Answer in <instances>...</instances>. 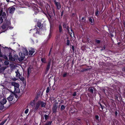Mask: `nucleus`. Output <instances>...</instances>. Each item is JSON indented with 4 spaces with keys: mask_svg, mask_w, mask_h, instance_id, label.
<instances>
[{
    "mask_svg": "<svg viewBox=\"0 0 125 125\" xmlns=\"http://www.w3.org/2000/svg\"><path fill=\"white\" fill-rule=\"evenodd\" d=\"M11 84L12 85L14 86V88L19 87V84L15 82H12L11 83Z\"/></svg>",
    "mask_w": 125,
    "mask_h": 125,
    "instance_id": "12",
    "label": "nucleus"
},
{
    "mask_svg": "<svg viewBox=\"0 0 125 125\" xmlns=\"http://www.w3.org/2000/svg\"><path fill=\"white\" fill-rule=\"evenodd\" d=\"M9 56V60L12 61H15V60H17L18 59V56L17 55L15 54L12 57L11 52L10 53Z\"/></svg>",
    "mask_w": 125,
    "mask_h": 125,
    "instance_id": "1",
    "label": "nucleus"
},
{
    "mask_svg": "<svg viewBox=\"0 0 125 125\" xmlns=\"http://www.w3.org/2000/svg\"><path fill=\"white\" fill-rule=\"evenodd\" d=\"M24 59V57H21L19 58H18V60L20 62H21Z\"/></svg>",
    "mask_w": 125,
    "mask_h": 125,
    "instance_id": "41",
    "label": "nucleus"
},
{
    "mask_svg": "<svg viewBox=\"0 0 125 125\" xmlns=\"http://www.w3.org/2000/svg\"><path fill=\"white\" fill-rule=\"evenodd\" d=\"M85 70V71H90L91 69H92L91 68H84Z\"/></svg>",
    "mask_w": 125,
    "mask_h": 125,
    "instance_id": "44",
    "label": "nucleus"
},
{
    "mask_svg": "<svg viewBox=\"0 0 125 125\" xmlns=\"http://www.w3.org/2000/svg\"><path fill=\"white\" fill-rule=\"evenodd\" d=\"M5 121H4L2 122L0 124V125H3L5 122Z\"/></svg>",
    "mask_w": 125,
    "mask_h": 125,
    "instance_id": "52",
    "label": "nucleus"
},
{
    "mask_svg": "<svg viewBox=\"0 0 125 125\" xmlns=\"http://www.w3.org/2000/svg\"><path fill=\"white\" fill-rule=\"evenodd\" d=\"M23 55H25L26 56L28 55V52L27 50H24L23 51Z\"/></svg>",
    "mask_w": 125,
    "mask_h": 125,
    "instance_id": "21",
    "label": "nucleus"
},
{
    "mask_svg": "<svg viewBox=\"0 0 125 125\" xmlns=\"http://www.w3.org/2000/svg\"><path fill=\"white\" fill-rule=\"evenodd\" d=\"M15 9V7H13L11 8L9 11V13H13Z\"/></svg>",
    "mask_w": 125,
    "mask_h": 125,
    "instance_id": "19",
    "label": "nucleus"
},
{
    "mask_svg": "<svg viewBox=\"0 0 125 125\" xmlns=\"http://www.w3.org/2000/svg\"><path fill=\"white\" fill-rule=\"evenodd\" d=\"M122 70L123 71L125 72V66L122 68Z\"/></svg>",
    "mask_w": 125,
    "mask_h": 125,
    "instance_id": "62",
    "label": "nucleus"
},
{
    "mask_svg": "<svg viewBox=\"0 0 125 125\" xmlns=\"http://www.w3.org/2000/svg\"><path fill=\"white\" fill-rule=\"evenodd\" d=\"M4 63L6 65H8L9 63V62L8 61H5L4 62Z\"/></svg>",
    "mask_w": 125,
    "mask_h": 125,
    "instance_id": "48",
    "label": "nucleus"
},
{
    "mask_svg": "<svg viewBox=\"0 0 125 125\" xmlns=\"http://www.w3.org/2000/svg\"><path fill=\"white\" fill-rule=\"evenodd\" d=\"M76 16H77V15L76 13H73L72 15L71 16L72 17H74Z\"/></svg>",
    "mask_w": 125,
    "mask_h": 125,
    "instance_id": "51",
    "label": "nucleus"
},
{
    "mask_svg": "<svg viewBox=\"0 0 125 125\" xmlns=\"http://www.w3.org/2000/svg\"><path fill=\"white\" fill-rule=\"evenodd\" d=\"M89 91L90 93H93L94 92V90L93 89L91 88L90 89V88H89Z\"/></svg>",
    "mask_w": 125,
    "mask_h": 125,
    "instance_id": "42",
    "label": "nucleus"
},
{
    "mask_svg": "<svg viewBox=\"0 0 125 125\" xmlns=\"http://www.w3.org/2000/svg\"><path fill=\"white\" fill-rule=\"evenodd\" d=\"M70 41L69 40H67V45L68 46H69L70 44Z\"/></svg>",
    "mask_w": 125,
    "mask_h": 125,
    "instance_id": "50",
    "label": "nucleus"
},
{
    "mask_svg": "<svg viewBox=\"0 0 125 125\" xmlns=\"http://www.w3.org/2000/svg\"><path fill=\"white\" fill-rule=\"evenodd\" d=\"M7 26H8V28L9 26L10 25L11 23L10 21H6V23H5Z\"/></svg>",
    "mask_w": 125,
    "mask_h": 125,
    "instance_id": "28",
    "label": "nucleus"
},
{
    "mask_svg": "<svg viewBox=\"0 0 125 125\" xmlns=\"http://www.w3.org/2000/svg\"><path fill=\"white\" fill-rule=\"evenodd\" d=\"M95 42L97 44H99L101 42V41L100 40H98L97 39L95 40Z\"/></svg>",
    "mask_w": 125,
    "mask_h": 125,
    "instance_id": "43",
    "label": "nucleus"
},
{
    "mask_svg": "<svg viewBox=\"0 0 125 125\" xmlns=\"http://www.w3.org/2000/svg\"><path fill=\"white\" fill-rule=\"evenodd\" d=\"M71 32H72V33H73V36L74 37V32L73 31V30L71 29Z\"/></svg>",
    "mask_w": 125,
    "mask_h": 125,
    "instance_id": "57",
    "label": "nucleus"
},
{
    "mask_svg": "<svg viewBox=\"0 0 125 125\" xmlns=\"http://www.w3.org/2000/svg\"><path fill=\"white\" fill-rule=\"evenodd\" d=\"M43 24L41 23V21L40 20H38L37 22V26L40 28L38 29V30H39L40 31V30L42 29L43 28H42L43 27Z\"/></svg>",
    "mask_w": 125,
    "mask_h": 125,
    "instance_id": "3",
    "label": "nucleus"
},
{
    "mask_svg": "<svg viewBox=\"0 0 125 125\" xmlns=\"http://www.w3.org/2000/svg\"><path fill=\"white\" fill-rule=\"evenodd\" d=\"M2 57H3L4 58V59L6 60H8V58L6 56V55H2Z\"/></svg>",
    "mask_w": 125,
    "mask_h": 125,
    "instance_id": "45",
    "label": "nucleus"
},
{
    "mask_svg": "<svg viewBox=\"0 0 125 125\" xmlns=\"http://www.w3.org/2000/svg\"><path fill=\"white\" fill-rule=\"evenodd\" d=\"M77 120H78L79 121H76V123L74 124L75 125H81V119L80 118H78L77 119Z\"/></svg>",
    "mask_w": 125,
    "mask_h": 125,
    "instance_id": "17",
    "label": "nucleus"
},
{
    "mask_svg": "<svg viewBox=\"0 0 125 125\" xmlns=\"http://www.w3.org/2000/svg\"><path fill=\"white\" fill-rule=\"evenodd\" d=\"M115 100L119 102L122 99L121 96L118 93L115 94Z\"/></svg>",
    "mask_w": 125,
    "mask_h": 125,
    "instance_id": "2",
    "label": "nucleus"
},
{
    "mask_svg": "<svg viewBox=\"0 0 125 125\" xmlns=\"http://www.w3.org/2000/svg\"><path fill=\"white\" fill-rule=\"evenodd\" d=\"M38 101L40 105H41V107H45L46 105L45 103L41 100L39 101Z\"/></svg>",
    "mask_w": 125,
    "mask_h": 125,
    "instance_id": "16",
    "label": "nucleus"
},
{
    "mask_svg": "<svg viewBox=\"0 0 125 125\" xmlns=\"http://www.w3.org/2000/svg\"><path fill=\"white\" fill-rule=\"evenodd\" d=\"M51 60L50 59L48 62V64L47 65L45 70V72H47L48 71L50 68L51 63Z\"/></svg>",
    "mask_w": 125,
    "mask_h": 125,
    "instance_id": "4",
    "label": "nucleus"
},
{
    "mask_svg": "<svg viewBox=\"0 0 125 125\" xmlns=\"http://www.w3.org/2000/svg\"><path fill=\"white\" fill-rule=\"evenodd\" d=\"M59 32L61 33L62 31V26L61 24H60L59 25Z\"/></svg>",
    "mask_w": 125,
    "mask_h": 125,
    "instance_id": "29",
    "label": "nucleus"
},
{
    "mask_svg": "<svg viewBox=\"0 0 125 125\" xmlns=\"http://www.w3.org/2000/svg\"><path fill=\"white\" fill-rule=\"evenodd\" d=\"M54 4L57 7L58 10H60L61 8V5L59 2H57L56 0H54Z\"/></svg>",
    "mask_w": 125,
    "mask_h": 125,
    "instance_id": "5",
    "label": "nucleus"
},
{
    "mask_svg": "<svg viewBox=\"0 0 125 125\" xmlns=\"http://www.w3.org/2000/svg\"><path fill=\"white\" fill-rule=\"evenodd\" d=\"M57 108V106L56 104H54L52 107V113L55 114L56 112V110Z\"/></svg>",
    "mask_w": 125,
    "mask_h": 125,
    "instance_id": "10",
    "label": "nucleus"
},
{
    "mask_svg": "<svg viewBox=\"0 0 125 125\" xmlns=\"http://www.w3.org/2000/svg\"><path fill=\"white\" fill-rule=\"evenodd\" d=\"M51 52L50 51H49V53H48V56H50V55Z\"/></svg>",
    "mask_w": 125,
    "mask_h": 125,
    "instance_id": "64",
    "label": "nucleus"
},
{
    "mask_svg": "<svg viewBox=\"0 0 125 125\" xmlns=\"http://www.w3.org/2000/svg\"><path fill=\"white\" fill-rule=\"evenodd\" d=\"M98 104L101 107V108L102 110H103L104 106V105H102L100 102H98Z\"/></svg>",
    "mask_w": 125,
    "mask_h": 125,
    "instance_id": "36",
    "label": "nucleus"
},
{
    "mask_svg": "<svg viewBox=\"0 0 125 125\" xmlns=\"http://www.w3.org/2000/svg\"><path fill=\"white\" fill-rule=\"evenodd\" d=\"M123 23L124 25V26L125 27V21H123Z\"/></svg>",
    "mask_w": 125,
    "mask_h": 125,
    "instance_id": "63",
    "label": "nucleus"
},
{
    "mask_svg": "<svg viewBox=\"0 0 125 125\" xmlns=\"http://www.w3.org/2000/svg\"><path fill=\"white\" fill-rule=\"evenodd\" d=\"M14 98L13 94H11L7 98V100L9 102L11 101H12Z\"/></svg>",
    "mask_w": 125,
    "mask_h": 125,
    "instance_id": "13",
    "label": "nucleus"
},
{
    "mask_svg": "<svg viewBox=\"0 0 125 125\" xmlns=\"http://www.w3.org/2000/svg\"><path fill=\"white\" fill-rule=\"evenodd\" d=\"M4 104L0 103V109L2 110L4 108Z\"/></svg>",
    "mask_w": 125,
    "mask_h": 125,
    "instance_id": "31",
    "label": "nucleus"
},
{
    "mask_svg": "<svg viewBox=\"0 0 125 125\" xmlns=\"http://www.w3.org/2000/svg\"><path fill=\"white\" fill-rule=\"evenodd\" d=\"M72 49L73 52H74V47L73 45L72 46Z\"/></svg>",
    "mask_w": 125,
    "mask_h": 125,
    "instance_id": "59",
    "label": "nucleus"
},
{
    "mask_svg": "<svg viewBox=\"0 0 125 125\" xmlns=\"http://www.w3.org/2000/svg\"><path fill=\"white\" fill-rule=\"evenodd\" d=\"M69 73L67 72H65L62 75V77H66L69 74Z\"/></svg>",
    "mask_w": 125,
    "mask_h": 125,
    "instance_id": "25",
    "label": "nucleus"
},
{
    "mask_svg": "<svg viewBox=\"0 0 125 125\" xmlns=\"http://www.w3.org/2000/svg\"><path fill=\"white\" fill-rule=\"evenodd\" d=\"M60 38V36L59 35H57L55 37V42H57L59 41Z\"/></svg>",
    "mask_w": 125,
    "mask_h": 125,
    "instance_id": "23",
    "label": "nucleus"
},
{
    "mask_svg": "<svg viewBox=\"0 0 125 125\" xmlns=\"http://www.w3.org/2000/svg\"><path fill=\"white\" fill-rule=\"evenodd\" d=\"M30 71V69L29 68L28 69V70H27V73H28V75H29V74Z\"/></svg>",
    "mask_w": 125,
    "mask_h": 125,
    "instance_id": "60",
    "label": "nucleus"
},
{
    "mask_svg": "<svg viewBox=\"0 0 125 125\" xmlns=\"http://www.w3.org/2000/svg\"><path fill=\"white\" fill-rule=\"evenodd\" d=\"M96 119V121H99V116L98 115H96L95 116Z\"/></svg>",
    "mask_w": 125,
    "mask_h": 125,
    "instance_id": "40",
    "label": "nucleus"
},
{
    "mask_svg": "<svg viewBox=\"0 0 125 125\" xmlns=\"http://www.w3.org/2000/svg\"><path fill=\"white\" fill-rule=\"evenodd\" d=\"M118 112L117 111H115V117H116L117 116Z\"/></svg>",
    "mask_w": 125,
    "mask_h": 125,
    "instance_id": "46",
    "label": "nucleus"
},
{
    "mask_svg": "<svg viewBox=\"0 0 125 125\" xmlns=\"http://www.w3.org/2000/svg\"><path fill=\"white\" fill-rule=\"evenodd\" d=\"M50 99L51 101H52L54 100L55 98L52 96H50Z\"/></svg>",
    "mask_w": 125,
    "mask_h": 125,
    "instance_id": "39",
    "label": "nucleus"
},
{
    "mask_svg": "<svg viewBox=\"0 0 125 125\" xmlns=\"http://www.w3.org/2000/svg\"><path fill=\"white\" fill-rule=\"evenodd\" d=\"M16 74V76L17 77H18L20 75V74L19 73V72L18 70L17 72H15Z\"/></svg>",
    "mask_w": 125,
    "mask_h": 125,
    "instance_id": "34",
    "label": "nucleus"
},
{
    "mask_svg": "<svg viewBox=\"0 0 125 125\" xmlns=\"http://www.w3.org/2000/svg\"><path fill=\"white\" fill-rule=\"evenodd\" d=\"M29 110L28 109H27L25 111V113L26 114H27Z\"/></svg>",
    "mask_w": 125,
    "mask_h": 125,
    "instance_id": "54",
    "label": "nucleus"
},
{
    "mask_svg": "<svg viewBox=\"0 0 125 125\" xmlns=\"http://www.w3.org/2000/svg\"><path fill=\"white\" fill-rule=\"evenodd\" d=\"M65 108V107L63 105H62L61 107V110L62 111L64 110Z\"/></svg>",
    "mask_w": 125,
    "mask_h": 125,
    "instance_id": "33",
    "label": "nucleus"
},
{
    "mask_svg": "<svg viewBox=\"0 0 125 125\" xmlns=\"http://www.w3.org/2000/svg\"><path fill=\"white\" fill-rule=\"evenodd\" d=\"M6 14L5 12H3V10H0V16H2V18H4L6 16Z\"/></svg>",
    "mask_w": 125,
    "mask_h": 125,
    "instance_id": "11",
    "label": "nucleus"
},
{
    "mask_svg": "<svg viewBox=\"0 0 125 125\" xmlns=\"http://www.w3.org/2000/svg\"><path fill=\"white\" fill-rule=\"evenodd\" d=\"M76 92H74L73 93V95L74 96H76Z\"/></svg>",
    "mask_w": 125,
    "mask_h": 125,
    "instance_id": "58",
    "label": "nucleus"
},
{
    "mask_svg": "<svg viewBox=\"0 0 125 125\" xmlns=\"http://www.w3.org/2000/svg\"><path fill=\"white\" fill-rule=\"evenodd\" d=\"M50 91V88L49 87H48L47 88L46 90V93H47L49 92Z\"/></svg>",
    "mask_w": 125,
    "mask_h": 125,
    "instance_id": "49",
    "label": "nucleus"
},
{
    "mask_svg": "<svg viewBox=\"0 0 125 125\" xmlns=\"http://www.w3.org/2000/svg\"><path fill=\"white\" fill-rule=\"evenodd\" d=\"M43 13L48 18L49 21H50L51 19H52V16H53V14H51L48 13H46L44 12Z\"/></svg>",
    "mask_w": 125,
    "mask_h": 125,
    "instance_id": "6",
    "label": "nucleus"
},
{
    "mask_svg": "<svg viewBox=\"0 0 125 125\" xmlns=\"http://www.w3.org/2000/svg\"><path fill=\"white\" fill-rule=\"evenodd\" d=\"M52 122V121H47L44 125H51Z\"/></svg>",
    "mask_w": 125,
    "mask_h": 125,
    "instance_id": "22",
    "label": "nucleus"
},
{
    "mask_svg": "<svg viewBox=\"0 0 125 125\" xmlns=\"http://www.w3.org/2000/svg\"><path fill=\"white\" fill-rule=\"evenodd\" d=\"M39 95V94H37V95L36 96V97H35V99H37L38 97V95Z\"/></svg>",
    "mask_w": 125,
    "mask_h": 125,
    "instance_id": "61",
    "label": "nucleus"
},
{
    "mask_svg": "<svg viewBox=\"0 0 125 125\" xmlns=\"http://www.w3.org/2000/svg\"><path fill=\"white\" fill-rule=\"evenodd\" d=\"M34 14L35 15H37L38 13L39 12V10L38 9H35L34 10Z\"/></svg>",
    "mask_w": 125,
    "mask_h": 125,
    "instance_id": "37",
    "label": "nucleus"
},
{
    "mask_svg": "<svg viewBox=\"0 0 125 125\" xmlns=\"http://www.w3.org/2000/svg\"><path fill=\"white\" fill-rule=\"evenodd\" d=\"M1 99V100L0 99V103L4 105L7 102V100L3 97Z\"/></svg>",
    "mask_w": 125,
    "mask_h": 125,
    "instance_id": "8",
    "label": "nucleus"
},
{
    "mask_svg": "<svg viewBox=\"0 0 125 125\" xmlns=\"http://www.w3.org/2000/svg\"><path fill=\"white\" fill-rule=\"evenodd\" d=\"M89 22L91 23V24H93V23H94V20H93L91 18H90L89 19Z\"/></svg>",
    "mask_w": 125,
    "mask_h": 125,
    "instance_id": "32",
    "label": "nucleus"
},
{
    "mask_svg": "<svg viewBox=\"0 0 125 125\" xmlns=\"http://www.w3.org/2000/svg\"><path fill=\"white\" fill-rule=\"evenodd\" d=\"M31 50H30L29 51V55L31 56H32L33 53L35 52V50L33 48H31Z\"/></svg>",
    "mask_w": 125,
    "mask_h": 125,
    "instance_id": "9",
    "label": "nucleus"
},
{
    "mask_svg": "<svg viewBox=\"0 0 125 125\" xmlns=\"http://www.w3.org/2000/svg\"><path fill=\"white\" fill-rule=\"evenodd\" d=\"M64 49L63 50L62 52L61 53V54L62 55H63L64 54Z\"/></svg>",
    "mask_w": 125,
    "mask_h": 125,
    "instance_id": "55",
    "label": "nucleus"
},
{
    "mask_svg": "<svg viewBox=\"0 0 125 125\" xmlns=\"http://www.w3.org/2000/svg\"><path fill=\"white\" fill-rule=\"evenodd\" d=\"M20 89L19 88V87L14 88V91L12 93H20Z\"/></svg>",
    "mask_w": 125,
    "mask_h": 125,
    "instance_id": "18",
    "label": "nucleus"
},
{
    "mask_svg": "<svg viewBox=\"0 0 125 125\" xmlns=\"http://www.w3.org/2000/svg\"><path fill=\"white\" fill-rule=\"evenodd\" d=\"M1 28L2 29H5L6 28H8V26L6 25L5 23L3 24L2 26H1Z\"/></svg>",
    "mask_w": 125,
    "mask_h": 125,
    "instance_id": "26",
    "label": "nucleus"
},
{
    "mask_svg": "<svg viewBox=\"0 0 125 125\" xmlns=\"http://www.w3.org/2000/svg\"><path fill=\"white\" fill-rule=\"evenodd\" d=\"M41 61L42 63H46V59L45 58H42L41 59Z\"/></svg>",
    "mask_w": 125,
    "mask_h": 125,
    "instance_id": "30",
    "label": "nucleus"
},
{
    "mask_svg": "<svg viewBox=\"0 0 125 125\" xmlns=\"http://www.w3.org/2000/svg\"><path fill=\"white\" fill-rule=\"evenodd\" d=\"M95 15L96 16H98L100 14L98 10V9H96L95 12Z\"/></svg>",
    "mask_w": 125,
    "mask_h": 125,
    "instance_id": "20",
    "label": "nucleus"
},
{
    "mask_svg": "<svg viewBox=\"0 0 125 125\" xmlns=\"http://www.w3.org/2000/svg\"><path fill=\"white\" fill-rule=\"evenodd\" d=\"M40 104L38 101L36 104L35 106L34 109V111L36 112L40 106Z\"/></svg>",
    "mask_w": 125,
    "mask_h": 125,
    "instance_id": "7",
    "label": "nucleus"
},
{
    "mask_svg": "<svg viewBox=\"0 0 125 125\" xmlns=\"http://www.w3.org/2000/svg\"><path fill=\"white\" fill-rule=\"evenodd\" d=\"M44 117L45 120H48L49 118V115H47L45 114L44 115Z\"/></svg>",
    "mask_w": 125,
    "mask_h": 125,
    "instance_id": "35",
    "label": "nucleus"
},
{
    "mask_svg": "<svg viewBox=\"0 0 125 125\" xmlns=\"http://www.w3.org/2000/svg\"><path fill=\"white\" fill-rule=\"evenodd\" d=\"M52 30L51 29L50 30V32L49 33V35L47 37V40H49L51 37L52 35Z\"/></svg>",
    "mask_w": 125,
    "mask_h": 125,
    "instance_id": "14",
    "label": "nucleus"
},
{
    "mask_svg": "<svg viewBox=\"0 0 125 125\" xmlns=\"http://www.w3.org/2000/svg\"><path fill=\"white\" fill-rule=\"evenodd\" d=\"M35 100L31 101L30 103V104L32 107H33L35 105Z\"/></svg>",
    "mask_w": 125,
    "mask_h": 125,
    "instance_id": "24",
    "label": "nucleus"
},
{
    "mask_svg": "<svg viewBox=\"0 0 125 125\" xmlns=\"http://www.w3.org/2000/svg\"><path fill=\"white\" fill-rule=\"evenodd\" d=\"M23 52H21L19 53V55L21 57H24L25 56L23 55Z\"/></svg>",
    "mask_w": 125,
    "mask_h": 125,
    "instance_id": "38",
    "label": "nucleus"
},
{
    "mask_svg": "<svg viewBox=\"0 0 125 125\" xmlns=\"http://www.w3.org/2000/svg\"><path fill=\"white\" fill-rule=\"evenodd\" d=\"M12 93L14 95L15 97L16 98H17L18 97V96L16 94V93Z\"/></svg>",
    "mask_w": 125,
    "mask_h": 125,
    "instance_id": "53",
    "label": "nucleus"
},
{
    "mask_svg": "<svg viewBox=\"0 0 125 125\" xmlns=\"http://www.w3.org/2000/svg\"><path fill=\"white\" fill-rule=\"evenodd\" d=\"M66 28L67 29V31L68 32V33H70V36L72 38V32L70 33V30H69L70 28H69V27L68 26L67 27V28Z\"/></svg>",
    "mask_w": 125,
    "mask_h": 125,
    "instance_id": "27",
    "label": "nucleus"
},
{
    "mask_svg": "<svg viewBox=\"0 0 125 125\" xmlns=\"http://www.w3.org/2000/svg\"><path fill=\"white\" fill-rule=\"evenodd\" d=\"M3 19L1 16L0 17V24L1 23L3 22Z\"/></svg>",
    "mask_w": 125,
    "mask_h": 125,
    "instance_id": "47",
    "label": "nucleus"
},
{
    "mask_svg": "<svg viewBox=\"0 0 125 125\" xmlns=\"http://www.w3.org/2000/svg\"><path fill=\"white\" fill-rule=\"evenodd\" d=\"M52 11L53 12V16H55V11L54 10V9H52Z\"/></svg>",
    "mask_w": 125,
    "mask_h": 125,
    "instance_id": "56",
    "label": "nucleus"
},
{
    "mask_svg": "<svg viewBox=\"0 0 125 125\" xmlns=\"http://www.w3.org/2000/svg\"><path fill=\"white\" fill-rule=\"evenodd\" d=\"M20 80L23 83L24 85H26V80H25L24 78V77H19Z\"/></svg>",
    "mask_w": 125,
    "mask_h": 125,
    "instance_id": "15",
    "label": "nucleus"
}]
</instances>
